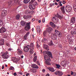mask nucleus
<instances>
[{
  "mask_svg": "<svg viewBox=\"0 0 76 76\" xmlns=\"http://www.w3.org/2000/svg\"><path fill=\"white\" fill-rule=\"evenodd\" d=\"M47 34H48V37H51L52 34L51 33V31H49L47 30Z\"/></svg>",
  "mask_w": 76,
  "mask_h": 76,
  "instance_id": "cd10ccee",
  "label": "nucleus"
},
{
  "mask_svg": "<svg viewBox=\"0 0 76 76\" xmlns=\"http://www.w3.org/2000/svg\"><path fill=\"white\" fill-rule=\"evenodd\" d=\"M65 7H64L63 6L61 8V10L62 12V13L64 14L65 13V10L64 9Z\"/></svg>",
  "mask_w": 76,
  "mask_h": 76,
  "instance_id": "a211bd4d",
  "label": "nucleus"
},
{
  "mask_svg": "<svg viewBox=\"0 0 76 76\" xmlns=\"http://www.w3.org/2000/svg\"><path fill=\"white\" fill-rule=\"evenodd\" d=\"M48 69H49L50 72H54V71H55L54 69L53 68L49 67L48 68Z\"/></svg>",
  "mask_w": 76,
  "mask_h": 76,
  "instance_id": "a878e982",
  "label": "nucleus"
},
{
  "mask_svg": "<svg viewBox=\"0 0 76 76\" xmlns=\"http://www.w3.org/2000/svg\"><path fill=\"white\" fill-rule=\"evenodd\" d=\"M74 73H75L73 72V71H72L71 73V75H73V74L74 75Z\"/></svg>",
  "mask_w": 76,
  "mask_h": 76,
  "instance_id": "09e8293b",
  "label": "nucleus"
},
{
  "mask_svg": "<svg viewBox=\"0 0 76 76\" xmlns=\"http://www.w3.org/2000/svg\"><path fill=\"white\" fill-rule=\"evenodd\" d=\"M23 18L25 19H29V18H32V16L26 15L23 16Z\"/></svg>",
  "mask_w": 76,
  "mask_h": 76,
  "instance_id": "4468645a",
  "label": "nucleus"
},
{
  "mask_svg": "<svg viewBox=\"0 0 76 76\" xmlns=\"http://www.w3.org/2000/svg\"><path fill=\"white\" fill-rule=\"evenodd\" d=\"M56 68L57 69H60V67H61L60 65H59L58 64H56Z\"/></svg>",
  "mask_w": 76,
  "mask_h": 76,
  "instance_id": "e433bc0d",
  "label": "nucleus"
},
{
  "mask_svg": "<svg viewBox=\"0 0 76 76\" xmlns=\"http://www.w3.org/2000/svg\"><path fill=\"white\" fill-rule=\"evenodd\" d=\"M45 69H42V72H45Z\"/></svg>",
  "mask_w": 76,
  "mask_h": 76,
  "instance_id": "69168bd1",
  "label": "nucleus"
},
{
  "mask_svg": "<svg viewBox=\"0 0 76 76\" xmlns=\"http://www.w3.org/2000/svg\"><path fill=\"white\" fill-rule=\"evenodd\" d=\"M4 44V40L2 39L0 40V46L1 45H3Z\"/></svg>",
  "mask_w": 76,
  "mask_h": 76,
  "instance_id": "412c9836",
  "label": "nucleus"
},
{
  "mask_svg": "<svg viewBox=\"0 0 76 76\" xmlns=\"http://www.w3.org/2000/svg\"><path fill=\"white\" fill-rule=\"evenodd\" d=\"M13 50V49H12L9 48L8 49V51H11V50Z\"/></svg>",
  "mask_w": 76,
  "mask_h": 76,
  "instance_id": "603ef678",
  "label": "nucleus"
},
{
  "mask_svg": "<svg viewBox=\"0 0 76 76\" xmlns=\"http://www.w3.org/2000/svg\"><path fill=\"white\" fill-rule=\"evenodd\" d=\"M71 34L72 35H74L75 34H76V29H74L73 31H71Z\"/></svg>",
  "mask_w": 76,
  "mask_h": 76,
  "instance_id": "aec40b11",
  "label": "nucleus"
},
{
  "mask_svg": "<svg viewBox=\"0 0 76 76\" xmlns=\"http://www.w3.org/2000/svg\"><path fill=\"white\" fill-rule=\"evenodd\" d=\"M74 76H76V72L75 73H74Z\"/></svg>",
  "mask_w": 76,
  "mask_h": 76,
  "instance_id": "774afa93",
  "label": "nucleus"
},
{
  "mask_svg": "<svg viewBox=\"0 0 76 76\" xmlns=\"http://www.w3.org/2000/svg\"><path fill=\"white\" fill-rule=\"evenodd\" d=\"M43 34L45 37H47V31H45L43 32Z\"/></svg>",
  "mask_w": 76,
  "mask_h": 76,
  "instance_id": "b1692460",
  "label": "nucleus"
},
{
  "mask_svg": "<svg viewBox=\"0 0 76 76\" xmlns=\"http://www.w3.org/2000/svg\"><path fill=\"white\" fill-rule=\"evenodd\" d=\"M62 3L63 4H65L66 3V1H63L62 2Z\"/></svg>",
  "mask_w": 76,
  "mask_h": 76,
  "instance_id": "5fc2aeb1",
  "label": "nucleus"
},
{
  "mask_svg": "<svg viewBox=\"0 0 76 76\" xmlns=\"http://www.w3.org/2000/svg\"><path fill=\"white\" fill-rule=\"evenodd\" d=\"M27 36H26V35H25L23 37V39L24 40H26L27 39Z\"/></svg>",
  "mask_w": 76,
  "mask_h": 76,
  "instance_id": "4c0bfd02",
  "label": "nucleus"
},
{
  "mask_svg": "<svg viewBox=\"0 0 76 76\" xmlns=\"http://www.w3.org/2000/svg\"><path fill=\"white\" fill-rule=\"evenodd\" d=\"M10 70H13L14 69V67H13L12 66H11L10 68Z\"/></svg>",
  "mask_w": 76,
  "mask_h": 76,
  "instance_id": "c03bdc74",
  "label": "nucleus"
},
{
  "mask_svg": "<svg viewBox=\"0 0 76 76\" xmlns=\"http://www.w3.org/2000/svg\"><path fill=\"white\" fill-rule=\"evenodd\" d=\"M31 67L34 69H39L38 66L35 64H33L31 65Z\"/></svg>",
  "mask_w": 76,
  "mask_h": 76,
  "instance_id": "ddd939ff",
  "label": "nucleus"
},
{
  "mask_svg": "<svg viewBox=\"0 0 76 76\" xmlns=\"http://www.w3.org/2000/svg\"><path fill=\"white\" fill-rule=\"evenodd\" d=\"M12 60L14 63H17L18 62V60L17 58L15 57H12Z\"/></svg>",
  "mask_w": 76,
  "mask_h": 76,
  "instance_id": "dca6fc26",
  "label": "nucleus"
},
{
  "mask_svg": "<svg viewBox=\"0 0 76 76\" xmlns=\"http://www.w3.org/2000/svg\"><path fill=\"white\" fill-rule=\"evenodd\" d=\"M74 10L76 12V4L73 7Z\"/></svg>",
  "mask_w": 76,
  "mask_h": 76,
  "instance_id": "58836bf2",
  "label": "nucleus"
},
{
  "mask_svg": "<svg viewBox=\"0 0 76 76\" xmlns=\"http://www.w3.org/2000/svg\"><path fill=\"white\" fill-rule=\"evenodd\" d=\"M55 5H56L57 6L58 5V4H57V2H55Z\"/></svg>",
  "mask_w": 76,
  "mask_h": 76,
  "instance_id": "0e129e2a",
  "label": "nucleus"
},
{
  "mask_svg": "<svg viewBox=\"0 0 76 76\" xmlns=\"http://www.w3.org/2000/svg\"><path fill=\"white\" fill-rule=\"evenodd\" d=\"M7 36H6V35H5L4 36V38H7Z\"/></svg>",
  "mask_w": 76,
  "mask_h": 76,
  "instance_id": "8fccbe9b",
  "label": "nucleus"
},
{
  "mask_svg": "<svg viewBox=\"0 0 76 76\" xmlns=\"http://www.w3.org/2000/svg\"><path fill=\"white\" fill-rule=\"evenodd\" d=\"M29 7L31 10H34L35 8V6L34 4H30L29 5Z\"/></svg>",
  "mask_w": 76,
  "mask_h": 76,
  "instance_id": "9d476101",
  "label": "nucleus"
},
{
  "mask_svg": "<svg viewBox=\"0 0 76 76\" xmlns=\"http://www.w3.org/2000/svg\"><path fill=\"white\" fill-rule=\"evenodd\" d=\"M58 18L60 19H63V16H60L58 14H57L55 15V17H53L52 18V20L55 23H56L58 21Z\"/></svg>",
  "mask_w": 76,
  "mask_h": 76,
  "instance_id": "7ed1b4c3",
  "label": "nucleus"
},
{
  "mask_svg": "<svg viewBox=\"0 0 76 76\" xmlns=\"http://www.w3.org/2000/svg\"><path fill=\"white\" fill-rule=\"evenodd\" d=\"M29 34H30V32H28L25 35H26V36L27 37H28V35H29Z\"/></svg>",
  "mask_w": 76,
  "mask_h": 76,
  "instance_id": "a19ab883",
  "label": "nucleus"
},
{
  "mask_svg": "<svg viewBox=\"0 0 76 76\" xmlns=\"http://www.w3.org/2000/svg\"><path fill=\"white\" fill-rule=\"evenodd\" d=\"M50 25L52 26L53 28H56V25L52 22H50Z\"/></svg>",
  "mask_w": 76,
  "mask_h": 76,
  "instance_id": "6ab92c4d",
  "label": "nucleus"
},
{
  "mask_svg": "<svg viewBox=\"0 0 76 76\" xmlns=\"http://www.w3.org/2000/svg\"><path fill=\"white\" fill-rule=\"evenodd\" d=\"M29 48H34V43L32 42L30 43Z\"/></svg>",
  "mask_w": 76,
  "mask_h": 76,
  "instance_id": "4be33fe9",
  "label": "nucleus"
},
{
  "mask_svg": "<svg viewBox=\"0 0 76 76\" xmlns=\"http://www.w3.org/2000/svg\"><path fill=\"white\" fill-rule=\"evenodd\" d=\"M46 76H50V74H48V73L46 75Z\"/></svg>",
  "mask_w": 76,
  "mask_h": 76,
  "instance_id": "bf43d9fd",
  "label": "nucleus"
},
{
  "mask_svg": "<svg viewBox=\"0 0 76 76\" xmlns=\"http://www.w3.org/2000/svg\"><path fill=\"white\" fill-rule=\"evenodd\" d=\"M69 42H71V43H72V40H69Z\"/></svg>",
  "mask_w": 76,
  "mask_h": 76,
  "instance_id": "052dcab7",
  "label": "nucleus"
},
{
  "mask_svg": "<svg viewBox=\"0 0 76 76\" xmlns=\"http://www.w3.org/2000/svg\"><path fill=\"white\" fill-rule=\"evenodd\" d=\"M43 47L45 50H47V51H48V50H49V47L48 45L44 44L43 45Z\"/></svg>",
  "mask_w": 76,
  "mask_h": 76,
  "instance_id": "9b49d317",
  "label": "nucleus"
},
{
  "mask_svg": "<svg viewBox=\"0 0 76 76\" xmlns=\"http://www.w3.org/2000/svg\"><path fill=\"white\" fill-rule=\"evenodd\" d=\"M14 2L15 3H18L19 2V0H13Z\"/></svg>",
  "mask_w": 76,
  "mask_h": 76,
  "instance_id": "ea45409f",
  "label": "nucleus"
},
{
  "mask_svg": "<svg viewBox=\"0 0 76 76\" xmlns=\"http://www.w3.org/2000/svg\"><path fill=\"white\" fill-rule=\"evenodd\" d=\"M43 54L45 55L44 57V58L46 61L45 62V63L47 65H51V63H50L51 61V59L50 58H53V56H52V53L51 52L49 51H44L43 53ZM48 55V56H49V57L46 55Z\"/></svg>",
  "mask_w": 76,
  "mask_h": 76,
  "instance_id": "f257e3e1",
  "label": "nucleus"
},
{
  "mask_svg": "<svg viewBox=\"0 0 76 76\" xmlns=\"http://www.w3.org/2000/svg\"><path fill=\"white\" fill-rule=\"evenodd\" d=\"M16 75H17V74H16V73H14V76H16Z\"/></svg>",
  "mask_w": 76,
  "mask_h": 76,
  "instance_id": "4d7b16f0",
  "label": "nucleus"
},
{
  "mask_svg": "<svg viewBox=\"0 0 76 76\" xmlns=\"http://www.w3.org/2000/svg\"><path fill=\"white\" fill-rule=\"evenodd\" d=\"M35 1V0H31L29 3L30 4H32V3H34Z\"/></svg>",
  "mask_w": 76,
  "mask_h": 76,
  "instance_id": "72a5a7b5",
  "label": "nucleus"
},
{
  "mask_svg": "<svg viewBox=\"0 0 76 76\" xmlns=\"http://www.w3.org/2000/svg\"><path fill=\"white\" fill-rule=\"evenodd\" d=\"M55 34L56 36H57V35H58V37L59 38H60V37H61V35H62V34H61V33H60V32L56 30H55Z\"/></svg>",
  "mask_w": 76,
  "mask_h": 76,
  "instance_id": "423d86ee",
  "label": "nucleus"
},
{
  "mask_svg": "<svg viewBox=\"0 0 76 76\" xmlns=\"http://www.w3.org/2000/svg\"><path fill=\"white\" fill-rule=\"evenodd\" d=\"M76 17H73L71 19V22L72 23H74L75 22V19Z\"/></svg>",
  "mask_w": 76,
  "mask_h": 76,
  "instance_id": "f3484780",
  "label": "nucleus"
},
{
  "mask_svg": "<svg viewBox=\"0 0 76 76\" xmlns=\"http://www.w3.org/2000/svg\"><path fill=\"white\" fill-rule=\"evenodd\" d=\"M9 52L7 51L2 54V57L4 59H7L9 57V56L8 55Z\"/></svg>",
  "mask_w": 76,
  "mask_h": 76,
  "instance_id": "20e7f679",
  "label": "nucleus"
},
{
  "mask_svg": "<svg viewBox=\"0 0 76 76\" xmlns=\"http://www.w3.org/2000/svg\"><path fill=\"white\" fill-rule=\"evenodd\" d=\"M18 52V54H23V52L22 51V50H20L19 49H18L17 50Z\"/></svg>",
  "mask_w": 76,
  "mask_h": 76,
  "instance_id": "bb28decb",
  "label": "nucleus"
},
{
  "mask_svg": "<svg viewBox=\"0 0 76 76\" xmlns=\"http://www.w3.org/2000/svg\"><path fill=\"white\" fill-rule=\"evenodd\" d=\"M39 29H40V27L39 26H37L36 30L37 31H39Z\"/></svg>",
  "mask_w": 76,
  "mask_h": 76,
  "instance_id": "f704fd0d",
  "label": "nucleus"
},
{
  "mask_svg": "<svg viewBox=\"0 0 76 76\" xmlns=\"http://www.w3.org/2000/svg\"><path fill=\"white\" fill-rule=\"evenodd\" d=\"M29 75V73H27L26 74V76H28V75Z\"/></svg>",
  "mask_w": 76,
  "mask_h": 76,
  "instance_id": "6e6d98bb",
  "label": "nucleus"
},
{
  "mask_svg": "<svg viewBox=\"0 0 76 76\" xmlns=\"http://www.w3.org/2000/svg\"><path fill=\"white\" fill-rule=\"evenodd\" d=\"M19 5V6H21V5H22V4L21 3H20V2H19V1H18V3H17Z\"/></svg>",
  "mask_w": 76,
  "mask_h": 76,
  "instance_id": "37998d69",
  "label": "nucleus"
},
{
  "mask_svg": "<svg viewBox=\"0 0 76 76\" xmlns=\"http://www.w3.org/2000/svg\"><path fill=\"white\" fill-rule=\"evenodd\" d=\"M37 63L38 65L39 66H40V63H39V60H37Z\"/></svg>",
  "mask_w": 76,
  "mask_h": 76,
  "instance_id": "79ce46f5",
  "label": "nucleus"
},
{
  "mask_svg": "<svg viewBox=\"0 0 76 76\" xmlns=\"http://www.w3.org/2000/svg\"><path fill=\"white\" fill-rule=\"evenodd\" d=\"M47 41H48V39H47L44 38V37L43 39L42 40V42H43V43H45Z\"/></svg>",
  "mask_w": 76,
  "mask_h": 76,
  "instance_id": "393cba45",
  "label": "nucleus"
},
{
  "mask_svg": "<svg viewBox=\"0 0 76 76\" xmlns=\"http://www.w3.org/2000/svg\"><path fill=\"white\" fill-rule=\"evenodd\" d=\"M6 45H7V46L8 47H9V44L8 43H6Z\"/></svg>",
  "mask_w": 76,
  "mask_h": 76,
  "instance_id": "3c124183",
  "label": "nucleus"
},
{
  "mask_svg": "<svg viewBox=\"0 0 76 76\" xmlns=\"http://www.w3.org/2000/svg\"><path fill=\"white\" fill-rule=\"evenodd\" d=\"M41 20H39L38 21L39 23H41Z\"/></svg>",
  "mask_w": 76,
  "mask_h": 76,
  "instance_id": "338daca9",
  "label": "nucleus"
},
{
  "mask_svg": "<svg viewBox=\"0 0 76 76\" xmlns=\"http://www.w3.org/2000/svg\"><path fill=\"white\" fill-rule=\"evenodd\" d=\"M53 29L52 28H51V27H49L48 29L47 30V31H49V32H51V31H52Z\"/></svg>",
  "mask_w": 76,
  "mask_h": 76,
  "instance_id": "473e14b6",
  "label": "nucleus"
},
{
  "mask_svg": "<svg viewBox=\"0 0 76 76\" xmlns=\"http://www.w3.org/2000/svg\"><path fill=\"white\" fill-rule=\"evenodd\" d=\"M54 73L56 75H58V76H61L63 75L62 72L59 71H57L55 72Z\"/></svg>",
  "mask_w": 76,
  "mask_h": 76,
  "instance_id": "0eeeda50",
  "label": "nucleus"
},
{
  "mask_svg": "<svg viewBox=\"0 0 76 76\" xmlns=\"http://www.w3.org/2000/svg\"><path fill=\"white\" fill-rule=\"evenodd\" d=\"M50 6L51 7H52L53 6V5H52V4H50Z\"/></svg>",
  "mask_w": 76,
  "mask_h": 76,
  "instance_id": "680f3d73",
  "label": "nucleus"
},
{
  "mask_svg": "<svg viewBox=\"0 0 76 76\" xmlns=\"http://www.w3.org/2000/svg\"><path fill=\"white\" fill-rule=\"evenodd\" d=\"M34 4L36 6H37V5H38V3L37 2H36L34 3Z\"/></svg>",
  "mask_w": 76,
  "mask_h": 76,
  "instance_id": "49530a36",
  "label": "nucleus"
},
{
  "mask_svg": "<svg viewBox=\"0 0 76 76\" xmlns=\"http://www.w3.org/2000/svg\"><path fill=\"white\" fill-rule=\"evenodd\" d=\"M49 45H53V41H50L49 43L48 44Z\"/></svg>",
  "mask_w": 76,
  "mask_h": 76,
  "instance_id": "2f4dec72",
  "label": "nucleus"
},
{
  "mask_svg": "<svg viewBox=\"0 0 76 76\" xmlns=\"http://www.w3.org/2000/svg\"><path fill=\"white\" fill-rule=\"evenodd\" d=\"M20 15H17L16 16V18L17 20H19V18H20Z\"/></svg>",
  "mask_w": 76,
  "mask_h": 76,
  "instance_id": "c756f323",
  "label": "nucleus"
},
{
  "mask_svg": "<svg viewBox=\"0 0 76 76\" xmlns=\"http://www.w3.org/2000/svg\"><path fill=\"white\" fill-rule=\"evenodd\" d=\"M21 58H23V56L22 55L21 56Z\"/></svg>",
  "mask_w": 76,
  "mask_h": 76,
  "instance_id": "e2e57ef3",
  "label": "nucleus"
},
{
  "mask_svg": "<svg viewBox=\"0 0 76 76\" xmlns=\"http://www.w3.org/2000/svg\"><path fill=\"white\" fill-rule=\"evenodd\" d=\"M31 0H24L23 1V3L25 4H27Z\"/></svg>",
  "mask_w": 76,
  "mask_h": 76,
  "instance_id": "c85d7f7f",
  "label": "nucleus"
},
{
  "mask_svg": "<svg viewBox=\"0 0 76 76\" xmlns=\"http://www.w3.org/2000/svg\"><path fill=\"white\" fill-rule=\"evenodd\" d=\"M37 60V56H35L33 58V61L34 62H36V61Z\"/></svg>",
  "mask_w": 76,
  "mask_h": 76,
  "instance_id": "7c9ffc66",
  "label": "nucleus"
},
{
  "mask_svg": "<svg viewBox=\"0 0 76 76\" xmlns=\"http://www.w3.org/2000/svg\"><path fill=\"white\" fill-rule=\"evenodd\" d=\"M7 13V11L5 10H2L1 12V15L2 16H6Z\"/></svg>",
  "mask_w": 76,
  "mask_h": 76,
  "instance_id": "f8f14e48",
  "label": "nucleus"
},
{
  "mask_svg": "<svg viewBox=\"0 0 76 76\" xmlns=\"http://www.w3.org/2000/svg\"><path fill=\"white\" fill-rule=\"evenodd\" d=\"M3 25V21L0 20V26H2Z\"/></svg>",
  "mask_w": 76,
  "mask_h": 76,
  "instance_id": "c9c22d12",
  "label": "nucleus"
},
{
  "mask_svg": "<svg viewBox=\"0 0 76 76\" xmlns=\"http://www.w3.org/2000/svg\"><path fill=\"white\" fill-rule=\"evenodd\" d=\"M20 23V25L22 26H24L25 25L24 28L25 31H28L30 29V28H31V27H30L31 22L26 23L25 21H21Z\"/></svg>",
  "mask_w": 76,
  "mask_h": 76,
  "instance_id": "f03ea898",
  "label": "nucleus"
},
{
  "mask_svg": "<svg viewBox=\"0 0 76 76\" xmlns=\"http://www.w3.org/2000/svg\"><path fill=\"white\" fill-rule=\"evenodd\" d=\"M51 38L53 40H55L57 39V36L52 34L51 36Z\"/></svg>",
  "mask_w": 76,
  "mask_h": 76,
  "instance_id": "2eb2a0df",
  "label": "nucleus"
},
{
  "mask_svg": "<svg viewBox=\"0 0 76 76\" xmlns=\"http://www.w3.org/2000/svg\"><path fill=\"white\" fill-rule=\"evenodd\" d=\"M59 6L61 7L63 5L61 4H59Z\"/></svg>",
  "mask_w": 76,
  "mask_h": 76,
  "instance_id": "13d9d810",
  "label": "nucleus"
},
{
  "mask_svg": "<svg viewBox=\"0 0 76 76\" xmlns=\"http://www.w3.org/2000/svg\"><path fill=\"white\" fill-rule=\"evenodd\" d=\"M30 46L29 45H27V46H26L24 48V52H26H26H28V51H29V50L30 49Z\"/></svg>",
  "mask_w": 76,
  "mask_h": 76,
  "instance_id": "6e6552de",
  "label": "nucleus"
},
{
  "mask_svg": "<svg viewBox=\"0 0 76 76\" xmlns=\"http://www.w3.org/2000/svg\"><path fill=\"white\" fill-rule=\"evenodd\" d=\"M30 54H32L34 53V51L33 50L34 49V48H30Z\"/></svg>",
  "mask_w": 76,
  "mask_h": 76,
  "instance_id": "5701e85b",
  "label": "nucleus"
},
{
  "mask_svg": "<svg viewBox=\"0 0 76 76\" xmlns=\"http://www.w3.org/2000/svg\"><path fill=\"white\" fill-rule=\"evenodd\" d=\"M12 3V1H10V2H8V6H10L11 5V4Z\"/></svg>",
  "mask_w": 76,
  "mask_h": 76,
  "instance_id": "a18cd8bd",
  "label": "nucleus"
},
{
  "mask_svg": "<svg viewBox=\"0 0 76 76\" xmlns=\"http://www.w3.org/2000/svg\"><path fill=\"white\" fill-rule=\"evenodd\" d=\"M65 10L67 13L72 12V7L69 5H66L65 7Z\"/></svg>",
  "mask_w": 76,
  "mask_h": 76,
  "instance_id": "39448f33",
  "label": "nucleus"
},
{
  "mask_svg": "<svg viewBox=\"0 0 76 76\" xmlns=\"http://www.w3.org/2000/svg\"><path fill=\"white\" fill-rule=\"evenodd\" d=\"M39 45H38V44H37H37L36 45V47H37V48H39Z\"/></svg>",
  "mask_w": 76,
  "mask_h": 76,
  "instance_id": "de8ad7c7",
  "label": "nucleus"
},
{
  "mask_svg": "<svg viewBox=\"0 0 76 76\" xmlns=\"http://www.w3.org/2000/svg\"><path fill=\"white\" fill-rule=\"evenodd\" d=\"M6 31V28L4 27H2L0 29V32L1 34L5 32Z\"/></svg>",
  "mask_w": 76,
  "mask_h": 76,
  "instance_id": "1a4fd4ad",
  "label": "nucleus"
},
{
  "mask_svg": "<svg viewBox=\"0 0 76 76\" xmlns=\"http://www.w3.org/2000/svg\"><path fill=\"white\" fill-rule=\"evenodd\" d=\"M42 21L43 22V23H44V22H45V19H43L42 20Z\"/></svg>",
  "mask_w": 76,
  "mask_h": 76,
  "instance_id": "864d4df0",
  "label": "nucleus"
}]
</instances>
